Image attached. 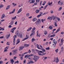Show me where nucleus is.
Returning <instances> with one entry per match:
<instances>
[{"mask_svg":"<svg viewBox=\"0 0 64 64\" xmlns=\"http://www.w3.org/2000/svg\"><path fill=\"white\" fill-rule=\"evenodd\" d=\"M38 54L39 55H45L46 54V53L45 52L44 53V52H42V51H38Z\"/></svg>","mask_w":64,"mask_h":64,"instance_id":"f257e3e1","label":"nucleus"},{"mask_svg":"<svg viewBox=\"0 0 64 64\" xmlns=\"http://www.w3.org/2000/svg\"><path fill=\"white\" fill-rule=\"evenodd\" d=\"M41 21L40 19H38L37 20L36 22L35 23L36 24H38L41 23Z\"/></svg>","mask_w":64,"mask_h":64,"instance_id":"f03ea898","label":"nucleus"},{"mask_svg":"<svg viewBox=\"0 0 64 64\" xmlns=\"http://www.w3.org/2000/svg\"><path fill=\"white\" fill-rule=\"evenodd\" d=\"M39 58V56H34L33 59H34V60L35 62H36V61H37V59H38Z\"/></svg>","mask_w":64,"mask_h":64,"instance_id":"7ed1b4c3","label":"nucleus"},{"mask_svg":"<svg viewBox=\"0 0 64 64\" xmlns=\"http://www.w3.org/2000/svg\"><path fill=\"white\" fill-rule=\"evenodd\" d=\"M61 42L60 43V45H59V46H61L62 45V44H63V42L64 41V40L63 39H62L61 40Z\"/></svg>","mask_w":64,"mask_h":64,"instance_id":"20e7f679","label":"nucleus"},{"mask_svg":"<svg viewBox=\"0 0 64 64\" xmlns=\"http://www.w3.org/2000/svg\"><path fill=\"white\" fill-rule=\"evenodd\" d=\"M18 37L20 38H22V34L21 33L19 34L18 35Z\"/></svg>","mask_w":64,"mask_h":64,"instance_id":"39448f33","label":"nucleus"},{"mask_svg":"<svg viewBox=\"0 0 64 64\" xmlns=\"http://www.w3.org/2000/svg\"><path fill=\"white\" fill-rule=\"evenodd\" d=\"M58 3L59 5H62V4H63V2H61L60 1L58 2Z\"/></svg>","mask_w":64,"mask_h":64,"instance_id":"423d86ee","label":"nucleus"},{"mask_svg":"<svg viewBox=\"0 0 64 64\" xmlns=\"http://www.w3.org/2000/svg\"><path fill=\"white\" fill-rule=\"evenodd\" d=\"M29 2L30 3H34L35 2V0H30Z\"/></svg>","mask_w":64,"mask_h":64,"instance_id":"0eeeda50","label":"nucleus"},{"mask_svg":"<svg viewBox=\"0 0 64 64\" xmlns=\"http://www.w3.org/2000/svg\"><path fill=\"white\" fill-rule=\"evenodd\" d=\"M22 8H21L19 9V10L17 12V14H18V13H20V12L22 11Z\"/></svg>","mask_w":64,"mask_h":64,"instance_id":"6e6552de","label":"nucleus"},{"mask_svg":"<svg viewBox=\"0 0 64 64\" xmlns=\"http://www.w3.org/2000/svg\"><path fill=\"white\" fill-rule=\"evenodd\" d=\"M10 63H11V64H13V63H14V60L13 59H10Z\"/></svg>","mask_w":64,"mask_h":64,"instance_id":"1a4fd4ad","label":"nucleus"},{"mask_svg":"<svg viewBox=\"0 0 64 64\" xmlns=\"http://www.w3.org/2000/svg\"><path fill=\"white\" fill-rule=\"evenodd\" d=\"M13 23H14V21L13 20H12L11 22L9 23V24L11 25H12L13 24Z\"/></svg>","mask_w":64,"mask_h":64,"instance_id":"9d476101","label":"nucleus"},{"mask_svg":"<svg viewBox=\"0 0 64 64\" xmlns=\"http://www.w3.org/2000/svg\"><path fill=\"white\" fill-rule=\"evenodd\" d=\"M26 38H24V39H23L22 41H24V40H26V39H27L28 38V37L27 35H26Z\"/></svg>","mask_w":64,"mask_h":64,"instance_id":"9b49d317","label":"nucleus"},{"mask_svg":"<svg viewBox=\"0 0 64 64\" xmlns=\"http://www.w3.org/2000/svg\"><path fill=\"white\" fill-rule=\"evenodd\" d=\"M60 30V28H59L55 32V33H57Z\"/></svg>","mask_w":64,"mask_h":64,"instance_id":"f8f14e48","label":"nucleus"},{"mask_svg":"<svg viewBox=\"0 0 64 64\" xmlns=\"http://www.w3.org/2000/svg\"><path fill=\"white\" fill-rule=\"evenodd\" d=\"M40 15H38L37 16L38 18H39V17H40V16H41L42 15L41 14H43V13H42V12H40Z\"/></svg>","mask_w":64,"mask_h":64,"instance_id":"ddd939ff","label":"nucleus"},{"mask_svg":"<svg viewBox=\"0 0 64 64\" xmlns=\"http://www.w3.org/2000/svg\"><path fill=\"white\" fill-rule=\"evenodd\" d=\"M10 36V34H7L6 36V38L7 39V38H9Z\"/></svg>","mask_w":64,"mask_h":64,"instance_id":"4468645a","label":"nucleus"},{"mask_svg":"<svg viewBox=\"0 0 64 64\" xmlns=\"http://www.w3.org/2000/svg\"><path fill=\"white\" fill-rule=\"evenodd\" d=\"M35 29H36V28H35V27L32 30V32H33L34 33H35V31L34 30H35Z\"/></svg>","mask_w":64,"mask_h":64,"instance_id":"2eb2a0df","label":"nucleus"},{"mask_svg":"<svg viewBox=\"0 0 64 64\" xmlns=\"http://www.w3.org/2000/svg\"><path fill=\"white\" fill-rule=\"evenodd\" d=\"M52 19H53L54 20H55V19L56 18V16H52Z\"/></svg>","mask_w":64,"mask_h":64,"instance_id":"dca6fc26","label":"nucleus"},{"mask_svg":"<svg viewBox=\"0 0 64 64\" xmlns=\"http://www.w3.org/2000/svg\"><path fill=\"white\" fill-rule=\"evenodd\" d=\"M47 19H49V20H51L52 19V17L51 16H49L48 18Z\"/></svg>","mask_w":64,"mask_h":64,"instance_id":"f3484780","label":"nucleus"},{"mask_svg":"<svg viewBox=\"0 0 64 64\" xmlns=\"http://www.w3.org/2000/svg\"><path fill=\"white\" fill-rule=\"evenodd\" d=\"M59 62V60H58V58L57 57L56 58V63H57Z\"/></svg>","mask_w":64,"mask_h":64,"instance_id":"a211bd4d","label":"nucleus"},{"mask_svg":"<svg viewBox=\"0 0 64 64\" xmlns=\"http://www.w3.org/2000/svg\"><path fill=\"white\" fill-rule=\"evenodd\" d=\"M55 21H56L54 22V24L55 26L56 27V26H57V22H56V21H57V20H56Z\"/></svg>","mask_w":64,"mask_h":64,"instance_id":"6ab92c4d","label":"nucleus"},{"mask_svg":"<svg viewBox=\"0 0 64 64\" xmlns=\"http://www.w3.org/2000/svg\"><path fill=\"white\" fill-rule=\"evenodd\" d=\"M24 47L23 46H20V47L19 48V50H22L23 49V48H24Z\"/></svg>","mask_w":64,"mask_h":64,"instance_id":"aec40b11","label":"nucleus"},{"mask_svg":"<svg viewBox=\"0 0 64 64\" xmlns=\"http://www.w3.org/2000/svg\"><path fill=\"white\" fill-rule=\"evenodd\" d=\"M55 40H56L55 39H54L53 40V43L55 45H56V44H57V42H55Z\"/></svg>","mask_w":64,"mask_h":64,"instance_id":"412c9836","label":"nucleus"},{"mask_svg":"<svg viewBox=\"0 0 64 64\" xmlns=\"http://www.w3.org/2000/svg\"><path fill=\"white\" fill-rule=\"evenodd\" d=\"M10 5H9L7 6L6 8V10H8V9H9V8H10Z\"/></svg>","mask_w":64,"mask_h":64,"instance_id":"4be33fe9","label":"nucleus"},{"mask_svg":"<svg viewBox=\"0 0 64 64\" xmlns=\"http://www.w3.org/2000/svg\"><path fill=\"white\" fill-rule=\"evenodd\" d=\"M40 12V10H37L36 11V13H38Z\"/></svg>","mask_w":64,"mask_h":64,"instance_id":"5701e85b","label":"nucleus"},{"mask_svg":"<svg viewBox=\"0 0 64 64\" xmlns=\"http://www.w3.org/2000/svg\"><path fill=\"white\" fill-rule=\"evenodd\" d=\"M27 53H28V52H26L22 54V57H23V56H24V55H25V54H27Z\"/></svg>","mask_w":64,"mask_h":64,"instance_id":"b1692460","label":"nucleus"},{"mask_svg":"<svg viewBox=\"0 0 64 64\" xmlns=\"http://www.w3.org/2000/svg\"><path fill=\"white\" fill-rule=\"evenodd\" d=\"M32 29V28L30 27L28 29V30H27V31H30Z\"/></svg>","mask_w":64,"mask_h":64,"instance_id":"393cba45","label":"nucleus"},{"mask_svg":"<svg viewBox=\"0 0 64 64\" xmlns=\"http://www.w3.org/2000/svg\"><path fill=\"white\" fill-rule=\"evenodd\" d=\"M49 29H50V30H52V29H53V26H50L49 27Z\"/></svg>","mask_w":64,"mask_h":64,"instance_id":"a878e982","label":"nucleus"},{"mask_svg":"<svg viewBox=\"0 0 64 64\" xmlns=\"http://www.w3.org/2000/svg\"><path fill=\"white\" fill-rule=\"evenodd\" d=\"M32 20L33 21H36V20H37V18H34L32 19Z\"/></svg>","mask_w":64,"mask_h":64,"instance_id":"bb28decb","label":"nucleus"},{"mask_svg":"<svg viewBox=\"0 0 64 64\" xmlns=\"http://www.w3.org/2000/svg\"><path fill=\"white\" fill-rule=\"evenodd\" d=\"M29 44H25L24 45V46L25 47H29Z\"/></svg>","mask_w":64,"mask_h":64,"instance_id":"cd10ccee","label":"nucleus"},{"mask_svg":"<svg viewBox=\"0 0 64 64\" xmlns=\"http://www.w3.org/2000/svg\"><path fill=\"white\" fill-rule=\"evenodd\" d=\"M12 4L13 6V7H15V6H16L17 5V4H15L14 3H12Z\"/></svg>","mask_w":64,"mask_h":64,"instance_id":"c85d7f7f","label":"nucleus"},{"mask_svg":"<svg viewBox=\"0 0 64 64\" xmlns=\"http://www.w3.org/2000/svg\"><path fill=\"white\" fill-rule=\"evenodd\" d=\"M36 40L35 39H34V38H32V42H33V41H36Z\"/></svg>","mask_w":64,"mask_h":64,"instance_id":"c756f323","label":"nucleus"},{"mask_svg":"<svg viewBox=\"0 0 64 64\" xmlns=\"http://www.w3.org/2000/svg\"><path fill=\"white\" fill-rule=\"evenodd\" d=\"M4 17H5V15H4V14H3L2 16L1 17V18L3 19V18H4Z\"/></svg>","mask_w":64,"mask_h":64,"instance_id":"7c9ffc66","label":"nucleus"},{"mask_svg":"<svg viewBox=\"0 0 64 64\" xmlns=\"http://www.w3.org/2000/svg\"><path fill=\"white\" fill-rule=\"evenodd\" d=\"M58 51H59V50L58 49H56L55 50V51L56 53H57L58 52Z\"/></svg>","mask_w":64,"mask_h":64,"instance_id":"2f4dec72","label":"nucleus"},{"mask_svg":"<svg viewBox=\"0 0 64 64\" xmlns=\"http://www.w3.org/2000/svg\"><path fill=\"white\" fill-rule=\"evenodd\" d=\"M12 20H15L16 18V16H15L14 18H13L12 17Z\"/></svg>","mask_w":64,"mask_h":64,"instance_id":"473e14b6","label":"nucleus"},{"mask_svg":"<svg viewBox=\"0 0 64 64\" xmlns=\"http://www.w3.org/2000/svg\"><path fill=\"white\" fill-rule=\"evenodd\" d=\"M36 46L37 48L38 49H41V48H40L39 47V45H38V44H36Z\"/></svg>","mask_w":64,"mask_h":64,"instance_id":"72a5a7b5","label":"nucleus"},{"mask_svg":"<svg viewBox=\"0 0 64 64\" xmlns=\"http://www.w3.org/2000/svg\"><path fill=\"white\" fill-rule=\"evenodd\" d=\"M32 33L30 34V36L31 37V36H33V35L34 34H35V32H32Z\"/></svg>","mask_w":64,"mask_h":64,"instance_id":"f704fd0d","label":"nucleus"},{"mask_svg":"<svg viewBox=\"0 0 64 64\" xmlns=\"http://www.w3.org/2000/svg\"><path fill=\"white\" fill-rule=\"evenodd\" d=\"M27 57V58H28V57H29V55L27 54L25 55V56H24V58H26Z\"/></svg>","mask_w":64,"mask_h":64,"instance_id":"c9c22d12","label":"nucleus"},{"mask_svg":"<svg viewBox=\"0 0 64 64\" xmlns=\"http://www.w3.org/2000/svg\"><path fill=\"white\" fill-rule=\"evenodd\" d=\"M47 34V32L46 31H44V35H46V34Z\"/></svg>","mask_w":64,"mask_h":64,"instance_id":"e433bc0d","label":"nucleus"},{"mask_svg":"<svg viewBox=\"0 0 64 64\" xmlns=\"http://www.w3.org/2000/svg\"><path fill=\"white\" fill-rule=\"evenodd\" d=\"M15 34L16 35H18V31H16V32H15Z\"/></svg>","mask_w":64,"mask_h":64,"instance_id":"4c0bfd02","label":"nucleus"},{"mask_svg":"<svg viewBox=\"0 0 64 64\" xmlns=\"http://www.w3.org/2000/svg\"><path fill=\"white\" fill-rule=\"evenodd\" d=\"M40 49H41V50H42V51H44V52H46V50H45L44 49H43L42 48H41Z\"/></svg>","mask_w":64,"mask_h":64,"instance_id":"58836bf2","label":"nucleus"},{"mask_svg":"<svg viewBox=\"0 0 64 64\" xmlns=\"http://www.w3.org/2000/svg\"><path fill=\"white\" fill-rule=\"evenodd\" d=\"M4 38V36H2L0 37V39H3Z\"/></svg>","mask_w":64,"mask_h":64,"instance_id":"ea45409f","label":"nucleus"},{"mask_svg":"<svg viewBox=\"0 0 64 64\" xmlns=\"http://www.w3.org/2000/svg\"><path fill=\"white\" fill-rule=\"evenodd\" d=\"M43 58H44V60H46V59H47V57H44Z\"/></svg>","mask_w":64,"mask_h":64,"instance_id":"a19ab883","label":"nucleus"},{"mask_svg":"<svg viewBox=\"0 0 64 64\" xmlns=\"http://www.w3.org/2000/svg\"><path fill=\"white\" fill-rule=\"evenodd\" d=\"M8 49H7L6 48L4 49V52H7L8 51Z\"/></svg>","mask_w":64,"mask_h":64,"instance_id":"79ce46f5","label":"nucleus"},{"mask_svg":"<svg viewBox=\"0 0 64 64\" xmlns=\"http://www.w3.org/2000/svg\"><path fill=\"white\" fill-rule=\"evenodd\" d=\"M56 19L58 21H60V19L59 18H57Z\"/></svg>","mask_w":64,"mask_h":64,"instance_id":"37998d69","label":"nucleus"},{"mask_svg":"<svg viewBox=\"0 0 64 64\" xmlns=\"http://www.w3.org/2000/svg\"><path fill=\"white\" fill-rule=\"evenodd\" d=\"M46 50H50V48H49V47L46 48Z\"/></svg>","mask_w":64,"mask_h":64,"instance_id":"c03bdc74","label":"nucleus"},{"mask_svg":"<svg viewBox=\"0 0 64 64\" xmlns=\"http://www.w3.org/2000/svg\"><path fill=\"white\" fill-rule=\"evenodd\" d=\"M19 63V61L17 60V61L15 62H14V64H16V63Z\"/></svg>","mask_w":64,"mask_h":64,"instance_id":"a18cd8bd","label":"nucleus"},{"mask_svg":"<svg viewBox=\"0 0 64 64\" xmlns=\"http://www.w3.org/2000/svg\"><path fill=\"white\" fill-rule=\"evenodd\" d=\"M14 30L12 28V29L11 30V32H12V33H13L14 32Z\"/></svg>","mask_w":64,"mask_h":64,"instance_id":"49530a36","label":"nucleus"},{"mask_svg":"<svg viewBox=\"0 0 64 64\" xmlns=\"http://www.w3.org/2000/svg\"><path fill=\"white\" fill-rule=\"evenodd\" d=\"M48 6V5H47L46 6L44 7V9H46V7Z\"/></svg>","mask_w":64,"mask_h":64,"instance_id":"de8ad7c7","label":"nucleus"},{"mask_svg":"<svg viewBox=\"0 0 64 64\" xmlns=\"http://www.w3.org/2000/svg\"><path fill=\"white\" fill-rule=\"evenodd\" d=\"M30 63H34V62L31 60H30Z\"/></svg>","mask_w":64,"mask_h":64,"instance_id":"09e8293b","label":"nucleus"},{"mask_svg":"<svg viewBox=\"0 0 64 64\" xmlns=\"http://www.w3.org/2000/svg\"><path fill=\"white\" fill-rule=\"evenodd\" d=\"M9 43H10L9 42H7L6 43L7 45H10Z\"/></svg>","mask_w":64,"mask_h":64,"instance_id":"8fccbe9b","label":"nucleus"},{"mask_svg":"<svg viewBox=\"0 0 64 64\" xmlns=\"http://www.w3.org/2000/svg\"><path fill=\"white\" fill-rule=\"evenodd\" d=\"M3 6H4L3 5H0V8H2V7H3Z\"/></svg>","mask_w":64,"mask_h":64,"instance_id":"3c124183","label":"nucleus"},{"mask_svg":"<svg viewBox=\"0 0 64 64\" xmlns=\"http://www.w3.org/2000/svg\"><path fill=\"white\" fill-rule=\"evenodd\" d=\"M48 5H50V6H51V4L50 3V2H48Z\"/></svg>","mask_w":64,"mask_h":64,"instance_id":"603ef678","label":"nucleus"},{"mask_svg":"<svg viewBox=\"0 0 64 64\" xmlns=\"http://www.w3.org/2000/svg\"><path fill=\"white\" fill-rule=\"evenodd\" d=\"M3 63V62L2 61H0V64H2Z\"/></svg>","mask_w":64,"mask_h":64,"instance_id":"864d4df0","label":"nucleus"},{"mask_svg":"<svg viewBox=\"0 0 64 64\" xmlns=\"http://www.w3.org/2000/svg\"><path fill=\"white\" fill-rule=\"evenodd\" d=\"M33 56V54H31L29 56V57H30V56Z\"/></svg>","mask_w":64,"mask_h":64,"instance_id":"5fc2aeb1","label":"nucleus"},{"mask_svg":"<svg viewBox=\"0 0 64 64\" xmlns=\"http://www.w3.org/2000/svg\"><path fill=\"white\" fill-rule=\"evenodd\" d=\"M15 9H14L13 11H12V13H13L14 12H15Z\"/></svg>","mask_w":64,"mask_h":64,"instance_id":"6e6d98bb","label":"nucleus"},{"mask_svg":"<svg viewBox=\"0 0 64 64\" xmlns=\"http://www.w3.org/2000/svg\"><path fill=\"white\" fill-rule=\"evenodd\" d=\"M22 21H24V20H25L24 19V18H23V17H22Z\"/></svg>","mask_w":64,"mask_h":64,"instance_id":"4d7b16f0","label":"nucleus"},{"mask_svg":"<svg viewBox=\"0 0 64 64\" xmlns=\"http://www.w3.org/2000/svg\"><path fill=\"white\" fill-rule=\"evenodd\" d=\"M26 16H29V14L28 13V14H26Z\"/></svg>","mask_w":64,"mask_h":64,"instance_id":"13d9d810","label":"nucleus"},{"mask_svg":"<svg viewBox=\"0 0 64 64\" xmlns=\"http://www.w3.org/2000/svg\"><path fill=\"white\" fill-rule=\"evenodd\" d=\"M8 28H11L12 27V26L10 25L8 26Z\"/></svg>","mask_w":64,"mask_h":64,"instance_id":"bf43d9fd","label":"nucleus"},{"mask_svg":"<svg viewBox=\"0 0 64 64\" xmlns=\"http://www.w3.org/2000/svg\"><path fill=\"white\" fill-rule=\"evenodd\" d=\"M17 50H15L14 51V52L15 53H16V52H17Z\"/></svg>","mask_w":64,"mask_h":64,"instance_id":"052dcab7","label":"nucleus"},{"mask_svg":"<svg viewBox=\"0 0 64 64\" xmlns=\"http://www.w3.org/2000/svg\"><path fill=\"white\" fill-rule=\"evenodd\" d=\"M18 42H16V44H18L19 43V42H20V41H17Z\"/></svg>","mask_w":64,"mask_h":64,"instance_id":"680f3d73","label":"nucleus"},{"mask_svg":"<svg viewBox=\"0 0 64 64\" xmlns=\"http://www.w3.org/2000/svg\"><path fill=\"white\" fill-rule=\"evenodd\" d=\"M40 1V0H36V2H39Z\"/></svg>","mask_w":64,"mask_h":64,"instance_id":"e2e57ef3","label":"nucleus"},{"mask_svg":"<svg viewBox=\"0 0 64 64\" xmlns=\"http://www.w3.org/2000/svg\"><path fill=\"white\" fill-rule=\"evenodd\" d=\"M16 52H13V53H12V55H15V54H16Z\"/></svg>","mask_w":64,"mask_h":64,"instance_id":"0e129e2a","label":"nucleus"},{"mask_svg":"<svg viewBox=\"0 0 64 64\" xmlns=\"http://www.w3.org/2000/svg\"><path fill=\"white\" fill-rule=\"evenodd\" d=\"M16 56H14V60H16Z\"/></svg>","mask_w":64,"mask_h":64,"instance_id":"69168bd1","label":"nucleus"},{"mask_svg":"<svg viewBox=\"0 0 64 64\" xmlns=\"http://www.w3.org/2000/svg\"><path fill=\"white\" fill-rule=\"evenodd\" d=\"M37 5V2H35L34 4V5Z\"/></svg>","mask_w":64,"mask_h":64,"instance_id":"338daca9","label":"nucleus"},{"mask_svg":"<svg viewBox=\"0 0 64 64\" xmlns=\"http://www.w3.org/2000/svg\"><path fill=\"white\" fill-rule=\"evenodd\" d=\"M16 27H14V28H13L12 29L14 30H15V29H16Z\"/></svg>","mask_w":64,"mask_h":64,"instance_id":"774afa93","label":"nucleus"}]
</instances>
